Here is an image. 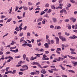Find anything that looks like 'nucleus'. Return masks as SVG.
<instances>
[{"instance_id":"412c9836","label":"nucleus","mask_w":77,"mask_h":77,"mask_svg":"<svg viewBox=\"0 0 77 77\" xmlns=\"http://www.w3.org/2000/svg\"><path fill=\"white\" fill-rule=\"evenodd\" d=\"M65 9H62L60 11V12L61 13V14H63V12L64 11Z\"/></svg>"},{"instance_id":"c9c22d12","label":"nucleus","mask_w":77,"mask_h":77,"mask_svg":"<svg viewBox=\"0 0 77 77\" xmlns=\"http://www.w3.org/2000/svg\"><path fill=\"white\" fill-rule=\"evenodd\" d=\"M5 17H6V16L4 15H2L0 17L1 19H3V18H5Z\"/></svg>"},{"instance_id":"0e129e2a","label":"nucleus","mask_w":77,"mask_h":77,"mask_svg":"<svg viewBox=\"0 0 77 77\" xmlns=\"http://www.w3.org/2000/svg\"><path fill=\"white\" fill-rule=\"evenodd\" d=\"M2 57L1 58V59H2V60H4V55H2Z\"/></svg>"},{"instance_id":"9d476101","label":"nucleus","mask_w":77,"mask_h":77,"mask_svg":"<svg viewBox=\"0 0 77 77\" xmlns=\"http://www.w3.org/2000/svg\"><path fill=\"white\" fill-rule=\"evenodd\" d=\"M61 40L63 42H65L66 41V39L65 37H63Z\"/></svg>"},{"instance_id":"052dcab7","label":"nucleus","mask_w":77,"mask_h":77,"mask_svg":"<svg viewBox=\"0 0 77 77\" xmlns=\"http://www.w3.org/2000/svg\"><path fill=\"white\" fill-rule=\"evenodd\" d=\"M40 52L44 51V49L42 48H41V49H40L38 50Z\"/></svg>"},{"instance_id":"b1692460","label":"nucleus","mask_w":77,"mask_h":77,"mask_svg":"<svg viewBox=\"0 0 77 77\" xmlns=\"http://www.w3.org/2000/svg\"><path fill=\"white\" fill-rule=\"evenodd\" d=\"M18 6L16 5V8H15V12H17V11H18Z\"/></svg>"},{"instance_id":"2f4dec72","label":"nucleus","mask_w":77,"mask_h":77,"mask_svg":"<svg viewBox=\"0 0 77 77\" xmlns=\"http://www.w3.org/2000/svg\"><path fill=\"white\" fill-rule=\"evenodd\" d=\"M21 63H25V61L22 62V61H20L18 63V64H21Z\"/></svg>"},{"instance_id":"13d9d810","label":"nucleus","mask_w":77,"mask_h":77,"mask_svg":"<svg viewBox=\"0 0 77 77\" xmlns=\"http://www.w3.org/2000/svg\"><path fill=\"white\" fill-rule=\"evenodd\" d=\"M18 73H19V75H23V72H19Z\"/></svg>"},{"instance_id":"774afa93","label":"nucleus","mask_w":77,"mask_h":77,"mask_svg":"<svg viewBox=\"0 0 77 77\" xmlns=\"http://www.w3.org/2000/svg\"><path fill=\"white\" fill-rule=\"evenodd\" d=\"M27 28V26H25V27L23 28L24 30H26V29Z\"/></svg>"},{"instance_id":"473e14b6","label":"nucleus","mask_w":77,"mask_h":77,"mask_svg":"<svg viewBox=\"0 0 77 77\" xmlns=\"http://www.w3.org/2000/svg\"><path fill=\"white\" fill-rule=\"evenodd\" d=\"M48 14H46L45 16H44V17H47L48 18H49V16H48Z\"/></svg>"},{"instance_id":"338daca9","label":"nucleus","mask_w":77,"mask_h":77,"mask_svg":"<svg viewBox=\"0 0 77 77\" xmlns=\"http://www.w3.org/2000/svg\"><path fill=\"white\" fill-rule=\"evenodd\" d=\"M45 54H48L49 53V51H45Z\"/></svg>"},{"instance_id":"c756f323","label":"nucleus","mask_w":77,"mask_h":77,"mask_svg":"<svg viewBox=\"0 0 77 77\" xmlns=\"http://www.w3.org/2000/svg\"><path fill=\"white\" fill-rule=\"evenodd\" d=\"M52 9H55V6L54 5H52L51 6Z\"/></svg>"},{"instance_id":"864d4df0","label":"nucleus","mask_w":77,"mask_h":77,"mask_svg":"<svg viewBox=\"0 0 77 77\" xmlns=\"http://www.w3.org/2000/svg\"><path fill=\"white\" fill-rule=\"evenodd\" d=\"M5 71V69H3L1 70L2 72H4Z\"/></svg>"},{"instance_id":"58836bf2","label":"nucleus","mask_w":77,"mask_h":77,"mask_svg":"<svg viewBox=\"0 0 77 77\" xmlns=\"http://www.w3.org/2000/svg\"><path fill=\"white\" fill-rule=\"evenodd\" d=\"M49 66H48V65H47V66H43L42 67V68H48V67Z\"/></svg>"},{"instance_id":"cd10ccee","label":"nucleus","mask_w":77,"mask_h":77,"mask_svg":"<svg viewBox=\"0 0 77 77\" xmlns=\"http://www.w3.org/2000/svg\"><path fill=\"white\" fill-rule=\"evenodd\" d=\"M49 6V4L48 3H47L45 5V8H48Z\"/></svg>"},{"instance_id":"20e7f679","label":"nucleus","mask_w":77,"mask_h":77,"mask_svg":"<svg viewBox=\"0 0 77 77\" xmlns=\"http://www.w3.org/2000/svg\"><path fill=\"white\" fill-rule=\"evenodd\" d=\"M70 20L71 21L72 20L73 23H75V21H76V19L74 17H71L70 18Z\"/></svg>"},{"instance_id":"2eb2a0df","label":"nucleus","mask_w":77,"mask_h":77,"mask_svg":"<svg viewBox=\"0 0 77 77\" xmlns=\"http://www.w3.org/2000/svg\"><path fill=\"white\" fill-rule=\"evenodd\" d=\"M52 20L53 22H54V23H56L57 22V20L56 18H53Z\"/></svg>"},{"instance_id":"6e6552de","label":"nucleus","mask_w":77,"mask_h":77,"mask_svg":"<svg viewBox=\"0 0 77 77\" xmlns=\"http://www.w3.org/2000/svg\"><path fill=\"white\" fill-rule=\"evenodd\" d=\"M59 66H60V68H61L62 69V70H65V68L63 67L62 66V64H61L60 65H59Z\"/></svg>"},{"instance_id":"4d7b16f0","label":"nucleus","mask_w":77,"mask_h":77,"mask_svg":"<svg viewBox=\"0 0 77 77\" xmlns=\"http://www.w3.org/2000/svg\"><path fill=\"white\" fill-rule=\"evenodd\" d=\"M73 37L74 39H76L77 38V36H76L75 35H73Z\"/></svg>"},{"instance_id":"8fccbe9b","label":"nucleus","mask_w":77,"mask_h":77,"mask_svg":"<svg viewBox=\"0 0 77 77\" xmlns=\"http://www.w3.org/2000/svg\"><path fill=\"white\" fill-rule=\"evenodd\" d=\"M59 37L60 39H62L63 37L61 35H59Z\"/></svg>"},{"instance_id":"a211bd4d","label":"nucleus","mask_w":77,"mask_h":77,"mask_svg":"<svg viewBox=\"0 0 77 77\" xmlns=\"http://www.w3.org/2000/svg\"><path fill=\"white\" fill-rule=\"evenodd\" d=\"M16 72L17 71L15 70H14L13 72H12V74H15V73H16Z\"/></svg>"},{"instance_id":"ddd939ff","label":"nucleus","mask_w":77,"mask_h":77,"mask_svg":"<svg viewBox=\"0 0 77 77\" xmlns=\"http://www.w3.org/2000/svg\"><path fill=\"white\" fill-rule=\"evenodd\" d=\"M22 8L23 9H24V10H25V11H27V10L28 9V8L26 6H23L22 7Z\"/></svg>"},{"instance_id":"37998d69","label":"nucleus","mask_w":77,"mask_h":77,"mask_svg":"<svg viewBox=\"0 0 77 77\" xmlns=\"http://www.w3.org/2000/svg\"><path fill=\"white\" fill-rule=\"evenodd\" d=\"M64 21L65 22H68L69 21V19H65L64 20Z\"/></svg>"},{"instance_id":"79ce46f5","label":"nucleus","mask_w":77,"mask_h":77,"mask_svg":"<svg viewBox=\"0 0 77 77\" xmlns=\"http://www.w3.org/2000/svg\"><path fill=\"white\" fill-rule=\"evenodd\" d=\"M14 53H17L18 51V49H17L15 50H14Z\"/></svg>"},{"instance_id":"7c9ffc66","label":"nucleus","mask_w":77,"mask_h":77,"mask_svg":"<svg viewBox=\"0 0 77 77\" xmlns=\"http://www.w3.org/2000/svg\"><path fill=\"white\" fill-rule=\"evenodd\" d=\"M48 38H49V36H48V35H46V39H48Z\"/></svg>"},{"instance_id":"1a4fd4ad","label":"nucleus","mask_w":77,"mask_h":77,"mask_svg":"<svg viewBox=\"0 0 77 77\" xmlns=\"http://www.w3.org/2000/svg\"><path fill=\"white\" fill-rule=\"evenodd\" d=\"M43 54V53L40 54H35V56H38V57H41L40 56H42V55Z\"/></svg>"},{"instance_id":"a18cd8bd","label":"nucleus","mask_w":77,"mask_h":77,"mask_svg":"<svg viewBox=\"0 0 77 77\" xmlns=\"http://www.w3.org/2000/svg\"><path fill=\"white\" fill-rule=\"evenodd\" d=\"M34 63L35 65H38L39 64L37 62H34Z\"/></svg>"},{"instance_id":"69168bd1","label":"nucleus","mask_w":77,"mask_h":77,"mask_svg":"<svg viewBox=\"0 0 77 77\" xmlns=\"http://www.w3.org/2000/svg\"><path fill=\"white\" fill-rule=\"evenodd\" d=\"M23 33L21 32L20 33L19 35L20 36H23Z\"/></svg>"},{"instance_id":"4c0bfd02","label":"nucleus","mask_w":77,"mask_h":77,"mask_svg":"<svg viewBox=\"0 0 77 77\" xmlns=\"http://www.w3.org/2000/svg\"><path fill=\"white\" fill-rule=\"evenodd\" d=\"M16 48V46H15L14 47H12L10 48V50H12L13 49H15Z\"/></svg>"},{"instance_id":"393cba45","label":"nucleus","mask_w":77,"mask_h":77,"mask_svg":"<svg viewBox=\"0 0 77 77\" xmlns=\"http://www.w3.org/2000/svg\"><path fill=\"white\" fill-rule=\"evenodd\" d=\"M11 20H12L11 18H10V19H8V20H7V22H6V23H9V22H10V21H11Z\"/></svg>"},{"instance_id":"423d86ee","label":"nucleus","mask_w":77,"mask_h":77,"mask_svg":"<svg viewBox=\"0 0 77 77\" xmlns=\"http://www.w3.org/2000/svg\"><path fill=\"white\" fill-rule=\"evenodd\" d=\"M66 27H68V29H69V30H71L72 27L69 24L66 25Z\"/></svg>"},{"instance_id":"dca6fc26","label":"nucleus","mask_w":77,"mask_h":77,"mask_svg":"<svg viewBox=\"0 0 77 77\" xmlns=\"http://www.w3.org/2000/svg\"><path fill=\"white\" fill-rule=\"evenodd\" d=\"M24 37H22L21 38H20V42H23V40H24Z\"/></svg>"},{"instance_id":"9b49d317","label":"nucleus","mask_w":77,"mask_h":77,"mask_svg":"<svg viewBox=\"0 0 77 77\" xmlns=\"http://www.w3.org/2000/svg\"><path fill=\"white\" fill-rule=\"evenodd\" d=\"M43 19L42 17L39 18L37 20V22H39V21H42Z\"/></svg>"},{"instance_id":"c03bdc74","label":"nucleus","mask_w":77,"mask_h":77,"mask_svg":"<svg viewBox=\"0 0 77 77\" xmlns=\"http://www.w3.org/2000/svg\"><path fill=\"white\" fill-rule=\"evenodd\" d=\"M27 36H30V33L29 32H27Z\"/></svg>"},{"instance_id":"a878e982","label":"nucleus","mask_w":77,"mask_h":77,"mask_svg":"<svg viewBox=\"0 0 77 77\" xmlns=\"http://www.w3.org/2000/svg\"><path fill=\"white\" fill-rule=\"evenodd\" d=\"M17 17V18L19 20H20V19H21V18H23V17L21 16L20 17L18 16Z\"/></svg>"},{"instance_id":"7ed1b4c3","label":"nucleus","mask_w":77,"mask_h":77,"mask_svg":"<svg viewBox=\"0 0 77 77\" xmlns=\"http://www.w3.org/2000/svg\"><path fill=\"white\" fill-rule=\"evenodd\" d=\"M40 72H41V73H42V74H46V73L47 72V71H45V69H43L41 70V71Z\"/></svg>"},{"instance_id":"680f3d73","label":"nucleus","mask_w":77,"mask_h":77,"mask_svg":"<svg viewBox=\"0 0 77 77\" xmlns=\"http://www.w3.org/2000/svg\"><path fill=\"white\" fill-rule=\"evenodd\" d=\"M66 66L69 67V68H72V66L68 65H67Z\"/></svg>"},{"instance_id":"aec40b11","label":"nucleus","mask_w":77,"mask_h":77,"mask_svg":"<svg viewBox=\"0 0 77 77\" xmlns=\"http://www.w3.org/2000/svg\"><path fill=\"white\" fill-rule=\"evenodd\" d=\"M26 69H24V70H28L29 69V66L26 65L25 67Z\"/></svg>"},{"instance_id":"e433bc0d","label":"nucleus","mask_w":77,"mask_h":77,"mask_svg":"<svg viewBox=\"0 0 77 77\" xmlns=\"http://www.w3.org/2000/svg\"><path fill=\"white\" fill-rule=\"evenodd\" d=\"M14 44H15V42L13 41H12V43H11L10 45H14Z\"/></svg>"},{"instance_id":"72a5a7b5","label":"nucleus","mask_w":77,"mask_h":77,"mask_svg":"<svg viewBox=\"0 0 77 77\" xmlns=\"http://www.w3.org/2000/svg\"><path fill=\"white\" fill-rule=\"evenodd\" d=\"M77 65V62H75L74 63L73 65L74 66H76Z\"/></svg>"},{"instance_id":"c85d7f7f","label":"nucleus","mask_w":77,"mask_h":77,"mask_svg":"<svg viewBox=\"0 0 77 77\" xmlns=\"http://www.w3.org/2000/svg\"><path fill=\"white\" fill-rule=\"evenodd\" d=\"M37 66H38V67H39V68H41V69L43 68L40 65V64H39V63H38V64L37 65Z\"/></svg>"},{"instance_id":"603ef678","label":"nucleus","mask_w":77,"mask_h":77,"mask_svg":"<svg viewBox=\"0 0 77 77\" xmlns=\"http://www.w3.org/2000/svg\"><path fill=\"white\" fill-rule=\"evenodd\" d=\"M47 56L46 55H45V54H44L43 55V58H45V57H47Z\"/></svg>"},{"instance_id":"6ab92c4d","label":"nucleus","mask_w":77,"mask_h":77,"mask_svg":"<svg viewBox=\"0 0 77 77\" xmlns=\"http://www.w3.org/2000/svg\"><path fill=\"white\" fill-rule=\"evenodd\" d=\"M20 57H21V56L20 55L16 56L15 57V59H18L19 58H20Z\"/></svg>"},{"instance_id":"09e8293b","label":"nucleus","mask_w":77,"mask_h":77,"mask_svg":"<svg viewBox=\"0 0 77 77\" xmlns=\"http://www.w3.org/2000/svg\"><path fill=\"white\" fill-rule=\"evenodd\" d=\"M52 70H53V71H58V69L56 68L53 69Z\"/></svg>"},{"instance_id":"f3484780","label":"nucleus","mask_w":77,"mask_h":77,"mask_svg":"<svg viewBox=\"0 0 77 77\" xmlns=\"http://www.w3.org/2000/svg\"><path fill=\"white\" fill-rule=\"evenodd\" d=\"M68 71L70 72H72V73H75V72L74 71L71 70H68Z\"/></svg>"},{"instance_id":"f257e3e1","label":"nucleus","mask_w":77,"mask_h":77,"mask_svg":"<svg viewBox=\"0 0 77 77\" xmlns=\"http://www.w3.org/2000/svg\"><path fill=\"white\" fill-rule=\"evenodd\" d=\"M62 49L60 48H57V50H56V52L58 54H60V52H59V51H61Z\"/></svg>"},{"instance_id":"6e6d98bb","label":"nucleus","mask_w":77,"mask_h":77,"mask_svg":"<svg viewBox=\"0 0 77 77\" xmlns=\"http://www.w3.org/2000/svg\"><path fill=\"white\" fill-rule=\"evenodd\" d=\"M8 57L9 59H11L12 60H13V59H14V58H13V57H12L11 56H9Z\"/></svg>"},{"instance_id":"4468645a","label":"nucleus","mask_w":77,"mask_h":77,"mask_svg":"<svg viewBox=\"0 0 77 77\" xmlns=\"http://www.w3.org/2000/svg\"><path fill=\"white\" fill-rule=\"evenodd\" d=\"M48 71L50 72V73H53V69H51V70H48Z\"/></svg>"},{"instance_id":"ea45409f","label":"nucleus","mask_w":77,"mask_h":77,"mask_svg":"<svg viewBox=\"0 0 77 77\" xmlns=\"http://www.w3.org/2000/svg\"><path fill=\"white\" fill-rule=\"evenodd\" d=\"M64 14H65V15H66L67 14H68V12H66V10L65 9H64Z\"/></svg>"},{"instance_id":"e2e57ef3","label":"nucleus","mask_w":77,"mask_h":77,"mask_svg":"<svg viewBox=\"0 0 77 77\" xmlns=\"http://www.w3.org/2000/svg\"><path fill=\"white\" fill-rule=\"evenodd\" d=\"M51 9H49L48 11V12H47L48 13H50V12H51Z\"/></svg>"},{"instance_id":"49530a36","label":"nucleus","mask_w":77,"mask_h":77,"mask_svg":"<svg viewBox=\"0 0 77 77\" xmlns=\"http://www.w3.org/2000/svg\"><path fill=\"white\" fill-rule=\"evenodd\" d=\"M25 15H26V12H24L23 14V17H25Z\"/></svg>"},{"instance_id":"39448f33","label":"nucleus","mask_w":77,"mask_h":77,"mask_svg":"<svg viewBox=\"0 0 77 77\" xmlns=\"http://www.w3.org/2000/svg\"><path fill=\"white\" fill-rule=\"evenodd\" d=\"M44 46H45V48H48L49 47V45L47 43H45L44 44Z\"/></svg>"},{"instance_id":"5fc2aeb1","label":"nucleus","mask_w":77,"mask_h":77,"mask_svg":"<svg viewBox=\"0 0 77 77\" xmlns=\"http://www.w3.org/2000/svg\"><path fill=\"white\" fill-rule=\"evenodd\" d=\"M26 65H23L22 66H21V67H22V68H26Z\"/></svg>"},{"instance_id":"a19ab883","label":"nucleus","mask_w":77,"mask_h":77,"mask_svg":"<svg viewBox=\"0 0 77 77\" xmlns=\"http://www.w3.org/2000/svg\"><path fill=\"white\" fill-rule=\"evenodd\" d=\"M65 35L66 36H69V33H67L66 32L65 33Z\"/></svg>"},{"instance_id":"bb28decb","label":"nucleus","mask_w":77,"mask_h":77,"mask_svg":"<svg viewBox=\"0 0 77 77\" xmlns=\"http://www.w3.org/2000/svg\"><path fill=\"white\" fill-rule=\"evenodd\" d=\"M23 56L24 60H25L26 59V55L25 54H24Z\"/></svg>"},{"instance_id":"f8f14e48","label":"nucleus","mask_w":77,"mask_h":77,"mask_svg":"<svg viewBox=\"0 0 77 77\" xmlns=\"http://www.w3.org/2000/svg\"><path fill=\"white\" fill-rule=\"evenodd\" d=\"M68 57H69L70 59H75V57L70 56L69 55H68Z\"/></svg>"},{"instance_id":"0eeeda50","label":"nucleus","mask_w":77,"mask_h":77,"mask_svg":"<svg viewBox=\"0 0 77 77\" xmlns=\"http://www.w3.org/2000/svg\"><path fill=\"white\" fill-rule=\"evenodd\" d=\"M36 57H34L32 56L30 58V60H35V59H36L37 58Z\"/></svg>"},{"instance_id":"f704fd0d","label":"nucleus","mask_w":77,"mask_h":77,"mask_svg":"<svg viewBox=\"0 0 77 77\" xmlns=\"http://www.w3.org/2000/svg\"><path fill=\"white\" fill-rule=\"evenodd\" d=\"M42 24H45V20L43 19V20L42 21Z\"/></svg>"},{"instance_id":"5701e85b","label":"nucleus","mask_w":77,"mask_h":77,"mask_svg":"<svg viewBox=\"0 0 77 77\" xmlns=\"http://www.w3.org/2000/svg\"><path fill=\"white\" fill-rule=\"evenodd\" d=\"M26 45L27 46H29V47H32V45L30 44H27Z\"/></svg>"},{"instance_id":"3c124183","label":"nucleus","mask_w":77,"mask_h":77,"mask_svg":"<svg viewBox=\"0 0 77 77\" xmlns=\"http://www.w3.org/2000/svg\"><path fill=\"white\" fill-rule=\"evenodd\" d=\"M70 2H71V3H75V1H74L73 0H70Z\"/></svg>"},{"instance_id":"de8ad7c7","label":"nucleus","mask_w":77,"mask_h":77,"mask_svg":"<svg viewBox=\"0 0 77 77\" xmlns=\"http://www.w3.org/2000/svg\"><path fill=\"white\" fill-rule=\"evenodd\" d=\"M20 64V65H17L16 66L19 67L21 66V64L20 63V64Z\"/></svg>"},{"instance_id":"bf43d9fd","label":"nucleus","mask_w":77,"mask_h":77,"mask_svg":"<svg viewBox=\"0 0 77 77\" xmlns=\"http://www.w3.org/2000/svg\"><path fill=\"white\" fill-rule=\"evenodd\" d=\"M11 53V52L7 51L5 53L6 54H10Z\"/></svg>"},{"instance_id":"4be33fe9","label":"nucleus","mask_w":77,"mask_h":77,"mask_svg":"<svg viewBox=\"0 0 77 77\" xmlns=\"http://www.w3.org/2000/svg\"><path fill=\"white\" fill-rule=\"evenodd\" d=\"M18 29V27H16V28L15 29V30H16L17 32H19L20 29Z\"/></svg>"},{"instance_id":"f03ea898","label":"nucleus","mask_w":77,"mask_h":77,"mask_svg":"<svg viewBox=\"0 0 77 77\" xmlns=\"http://www.w3.org/2000/svg\"><path fill=\"white\" fill-rule=\"evenodd\" d=\"M55 38L56 39V42L57 44H59V39L57 37H55Z\"/></svg>"}]
</instances>
